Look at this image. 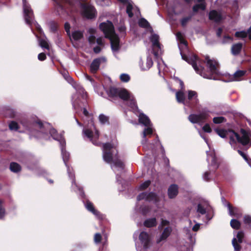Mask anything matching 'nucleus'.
I'll list each match as a JSON object with an SVG mask.
<instances>
[{"label":"nucleus","instance_id":"nucleus-50","mask_svg":"<svg viewBox=\"0 0 251 251\" xmlns=\"http://www.w3.org/2000/svg\"><path fill=\"white\" fill-rule=\"evenodd\" d=\"M120 78L121 81L124 82H127L129 81L130 77V76L126 74H122L120 76Z\"/></svg>","mask_w":251,"mask_h":251},{"label":"nucleus","instance_id":"nucleus-64","mask_svg":"<svg viewBox=\"0 0 251 251\" xmlns=\"http://www.w3.org/2000/svg\"><path fill=\"white\" fill-rule=\"evenodd\" d=\"M96 41V37L93 35H90L88 38V41L91 44L95 43Z\"/></svg>","mask_w":251,"mask_h":251},{"label":"nucleus","instance_id":"nucleus-43","mask_svg":"<svg viewBox=\"0 0 251 251\" xmlns=\"http://www.w3.org/2000/svg\"><path fill=\"white\" fill-rule=\"evenodd\" d=\"M50 29L51 32L55 33L56 32L58 28V25L57 23L54 21H52L50 24Z\"/></svg>","mask_w":251,"mask_h":251},{"label":"nucleus","instance_id":"nucleus-31","mask_svg":"<svg viewBox=\"0 0 251 251\" xmlns=\"http://www.w3.org/2000/svg\"><path fill=\"white\" fill-rule=\"evenodd\" d=\"M139 26L143 28H148L150 26V25L148 21L145 18H141L138 22Z\"/></svg>","mask_w":251,"mask_h":251},{"label":"nucleus","instance_id":"nucleus-3","mask_svg":"<svg viewBox=\"0 0 251 251\" xmlns=\"http://www.w3.org/2000/svg\"><path fill=\"white\" fill-rule=\"evenodd\" d=\"M116 149L115 146L110 143L103 144V158L104 160L107 163L113 162L112 149Z\"/></svg>","mask_w":251,"mask_h":251},{"label":"nucleus","instance_id":"nucleus-38","mask_svg":"<svg viewBox=\"0 0 251 251\" xmlns=\"http://www.w3.org/2000/svg\"><path fill=\"white\" fill-rule=\"evenodd\" d=\"M232 244L234 247L235 251H240L241 249V246L239 244L240 243L237 242V239L234 238L232 240Z\"/></svg>","mask_w":251,"mask_h":251},{"label":"nucleus","instance_id":"nucleus-56","mask_svg":"<svg viewBox=\"0 0 251 251\" xmlns=\"http://www.w3.org/2000/svg\"><path fill=\"white\" fill-rule=\"evenodd\" d=\"M203 131L206 133H211L212 129L208 124H206L202 128Z\"/></svg>","mask_w":251,"mask_h":251},{"label":"nucleus","instance_id":"nucleus-5","mask_svg":"<svg viewBox=\"0 0 251 251\" xmlns=\"http://www.w3.org/2000/svg\"><path fill=\"white\" fill-rule=\"evenodd\" d=\"M209 117L208 113L202 112L199 114H191L188 116V120L193 124L203 123Z\"/></svg>","mask_w":251,"mask_h":251},{"label":"nucleus","instance_id":"nucleus-28","mask_svg":"<svg viewBox=\"0 0 251 251\" xmlns=\"http://www.w3.org/2000/svg\"><path fill=\"white\" fill-rule=\"evenodd\" d=\"M10 170L14 173H18L21 171L22 168L20 165L14 162L10 163L9 166Z\"/></svg>","mask_w":251,"mask_h":251},{"label":"nucleus","instance_id":"nucleus-45","mask_svg":"<svg viewBox=\"0 0 251 251\" xmlns=\"http://www.w3.org/2000/svg\"><path fill=\"white\" fill-rule=\"evenodd\" d=\"M39 44L42 48H45L47 50H49L50 49V46L47 41L44 39L39 40Z\"/></svg>","mask_w":251,"mask_h":251},{"label":"nucleus","instance_id":"nucleus-32","mask_svg":"<svg viewBox=\"0 0 251 251\" xmlns=\"http://www.w3.org/2000/svg\"><path fill=\"white\" fill-rule=\"evenodd\" d=\"M192 18V15H189L188 16L182 18L180 20V25L182 27H185L187 23L191 21Z\"/></svg>","mask_w":251,"mask_h":251},{"label":"nucleus","instance_id":"nucleus-35","mask_svg":"<svg viewBox=\"0 0 251 251\" xmlns=\"http://www.w3.org/2000/svg\"><path fill=\"white\" fill-rule=\"evenodd\" d=\"M4 203V201L0 199V220L4 219L6 215V210L4 207H3L2 204Z\"/></svg>","mask_w":251,"mask_h":251},{"label":"nucleus","instance_id":"nucleus-6","mask_svg":"<svg viewBox=\"0 0 251 251\" xmlns=\"http://www.w3.org/2000/svg\"><path fill=\"white\" fill-rule=\"evenodd\" d=\"M205 60L206 61L207 66L210 71L211 74L209 75V77H207L205 75H203V77L211 79L212 78L213 75L218 74V70L217 69V66L218 64L216 61L210 59L208 56H206L205 57Z\"/></svg>","mask_w":251,"mask_h":251},{"label":"nucleus","instance_id":"nucleus-59","mask_svg":"<svg viewBox=\"0 0 251 251\" xmlns=\"http://www.w3.org/2000/svg\"><path fill=\"white\" fill-rule=\"evenodd\" d=\"M47 58L46 55L44 52L40 53L38 55V59L40 61H44Z\"/></svg>","mask_w":251,"mask_h":251},{"label":"nucleus","instance_id":"nucleus-37","mask_svg":"<svg viewBox=\"0 0 251 251\" xmlns=\"http://www.w3.org/2000/svg\"><path fill=\"white\" fill-rule=\"evenodd\" d=\"M9 128L11 130L17 131L20 128V126L16 122L11 121L9 124Z\"/></svg>","mask_w":251,"mask_h":251},{"label":"nucleus","instance_id":"nucleus-16","mask_svg":"<svg viewBox=\"0 0 251 251\" xmlns=\"http://www.w3.org/2000/svg\"><path fill=\"white\" fill-rule=\"evenodd\" d=\"M172 232V228L170 226L165 227L159 238L157 240V243H159L162 241L166 240L170 235Z\"/></svg>","mask_w":251,"mask_h":251},{"label":"nucleus","instance_id":"nucleus-48","mask_svg":"<svg viewBox=\"0 0 251 251\" xmlns=\"http://www.w3.org/2000/svg\"><path fill=\"white\" fill-rule=\"evenodd\" d=\"M211 166L214 168V172H215L219 167V164L217 161V159L215 156H213L211 161Z\"/></svg>","mask_w":251,"mask_h":251},{"label":"nucleus","instance_id":"nucleus-44","mask_svg":"<svg viewBox=\"0 0 251 251\" xmlns=\"http://www.w3.org/2000/svg\"><path fill=\"white\" fill-rule=\"evenodd\" d=\"M141 213L142 215L145 216H146L150 211H151V207L149 206H144L141 207Z\"/></svg>","mask_w":251,"mask_h":251},{"label":"nucleus","instance_id":"nucleus-51","mask_svg":"<svg viewBox=\"0 0 251 251\" xmlns=\"http://www.w3.org/2000/svg\"><path fill=\"white\" fill-rule=\"evenodd\" d=\"M102 236L99 233H97L94 235V241L96 244H99L101 242Z\"/></svg>","mask_w":251,"mask_h":251},{"label":"nucleus","instance_id":"nucleus-34","mask_svg":"<svg viewBox=\"0 0 251 251\" xmlns=\"http://www.w3.org/2000/svg\"><path fill=\"white\" fill-rule=\"evenodd\" d=\"M61 153L63 161L65 165H67V163L69 159L70 154L68 152L66 151L63 147L61 148Z\"/></svg>","mask_w":251,"mask_h":251},{"label":"nucleus","instance_id":"nucleus-57","mask_svg":"<svg viewBox=\"0 0 251 251\" xmlns=\"http://www.w3.org/2000/svg\"><path fill=\"white\" fill-rule=\"evenodd\" d=\"M147 193L146 192H142L140 193L137 197V200L138 201H141L142 200L145 199L146 201V197H147Z\"/></svg>","mask_w":251,"mask_h":251},{"label":"nucleus","instance_id":"nucleus-47","mask_svg":"<svg viewBox=\"0 0 251 251\" xmlns=\"http://www.w3.org/2000/svg\"><path fill=\"white\" fill-rule=\"evenodd\" d=\"M99 119L100 123L102 124H105L108 123L109 120L108 117L102 114L99 115Z\"/></svg>","mask_w":251,"mask_h":251},{"label":"nucleus","instance_id":"nucleus-61","mask_svg":"<svg viewBox=\"0 0 251 251\" xmlns=\"http://www.w3.org/2000/svg\"><path fill=\"white\" fill-rule=\"evenodd\" d=\"M210 174V172L206 171L205 172L203 176V179L206 181H209L210 179L209 178V175Z\"/></svg>","mask_w":251,"mask_h":251},{"label":"nucleus","instance_id":"nucleus-58","mask_svg":"<svg viewBox=\"0 0 251 251\" xmlns=\"http://www.w3.org/2000/svg\"><path fill=\"white\" fill-rule=\"evenodd\" d=\"M70 28L71 26L70 24L68 22H66L64 24V28L68 36H70Z\"/></svg>","mask_w":251,"mask_h":251},{"label":"nucleus","instance_id":"nucleus-53","mask_svg":"<svg viewBox=\"0 0 251 251\" xmlns=\"http://www.w3.org/2000/svg\"><path fill=\"white\" fill-rule=\"evenodd\" d=\"M244 223L251 228V216L245 215L244 217Z\"/></svg>","mask_w":251,"mask_h":251},{"label":"nucleus","instance_id":"nucleus-19","mask_svg":"<svg viewBox=\"0 0 251 251\" xmlns=\"http://www.w3.org/2000/svg\"><path fill=\"white\" fill-rule=\"evenodd\" d=\"M85 207L88 211H90L96 216L99 217L101 215L100 213L97 210L95 209L93 203L89 201H86Z\"/></svg>","mask_w":251,"mask_h":251},{"label":"nucleus","instance_id":"nucleus-10","mask_svg":"<svg viewBox=\"0 0 251 251\" xmlns=\"http://www.w3.org/2000/svg\"><path fill=\"white\" fill-rule=\"evenodd\" d=\"M188 99L189 101L193 100V101L189 102L188 104L191 108H194L199 102V100L198 98V94L195 91L188 90Z\"/></svg>","mask_w":251,"mask_h":251},{"label":"nucleus","instance_id":"nucleus-63","mask_svg":"<svg viewBox=\"0 0 251 251\" xmlns=\"http://www.w3.org/2000/svg\"><path fill=\"white\" fill-rule=\"evenodd\" d=\"M34 125H37L38 126L40 129H42L44 127V125L42 122L39 120H38L37 121H35L34 124Z\"/></svg>","mask_w":251,"mask_h":251},{"label":"nucleus","instance_id":"nucleus-39","mask_svg":"<svg viewBox=\"0 0 251 251\" xmlns=\"http://www.w3.org/2000/svg\"><path fill=\"white\" fill-rule=\"evenodd\" d=\"M151 184V181L150 180H147L141 184L139 186V189L141 191H144L147 189Z\"/></svg>","mask_w":251,"mask_h":251},{"label":"nucleus","instance_id":"nucleus-49","mask_svg":"<svg viewBox=\"0 0 251 251\" xmlns=\"http://www.w3.org/2000/svg\"><path fill=\"white\" fill-rule=\"evenodd\" d=\"M244 237V233L243 231H238L237 235H236V239L237 240V242H238L239 243H242L243 242V240Z\"/></svg>","mask_w":251,"mask_h":251},{"label":"nucleus","instance_id":"nucleus-23","mask_svg":"<svg viewBox=\"0 0 251 251\" xmlns=\"http://www.w3.org/2000/svg\"><path fill=\"white\" fill-rule=\"evenodd\" d=\"M146 201H153L154 203H157L159 201V198L157 194L154 192H151L147 193Z\"/></svg>","mask_w":251,"mask_h":251},{"label":"nucleus","instance_id":"nucleus-42","mask_svg":"<svg viewBox=\"0 0 251 251\" xmlns=\"http://www.w3.org/2000/svg\"><path fill=\"white\" fill-rule=\"evenodd\" d=\"M133 6L132 5L128 3L126 6V12L128 14L129 18H132L133 16V13L132 12Z\"/></svg>","mask_w":251,"mask_h":251},{"label":"nucleus","instance_id":"nucleus-24","mask_svg":"<svg viewBox=\"0 0 251 251\" xmlns=\"http://www.w3.org/2000/svg\"><path fill=\"white\" fill-rule=\"evenodd\" d=\"M139 122L140 123L146 126H148L150 125L151 121L149 118L145 114H141L139 116Z\"/></svg>","mask_w":251,"mask_h":251},{"label":"nucleus","instance_id":"nucleus-17","mask_svg":"<svg viewBox=\"0 0 251 251\" xmlns=\"http://www.w3.org/2000/svg\"><path fill=\"white\" fill-rule=\"evenodd\" d=\"M243 48V44L242 43H238L233 44L231 48V52L234 55L237 56L239 55Z\"/></svg>","mask_w":251,"mask_h":251},{"label":"nucleus","instance_id":"nucleus-46","mask_svg":"<svg viewBox=\"0 0 251 251\" xmlns=\"http://www.w3.org/2000/svg\"><path fill=\"white\" fill-rule=\"evenodd\" d=\"M50 134L54 139L58 140L59 135L57 133V130L53 128L50 129Z\"/></svg>","mask_w":251,"mask_h":251},{"label":"nucleus","instance_id":"nucleus-60","mask_svg":"<svg viewBox=\"0 0 251 251\" xmlns=\"http://www.w3.org/2000/svg\"><path fill=\"white\" fill-rule=\"evenodd\" d=\"M146 64H147V66L149 69H150V68H151L152 67V66L153 65V61H152L151 58V57L147 58Z\"/></svg>","mask_w":251,"mask_h":251},{"label":"nucleus","instance_id":"nucleus-33","mask_svg":"<svg viewBox=\"0 0 251 251\" xmlns=\"http://www.w3.org/2000/svg\"><path fill=\"white\" fill-rule=\"evenodd\" d=\"M230 224L231 226L235 229H239L241 227L240 222L236 219H232L230 221Z\"/></svg>","mask_w":251,"mask_h":251},{"label":"nucleus","instance_id":"nucleus-18","mask_svg":"<svg viewBox=\"0 0 251 251\" xmlns=\"http://www.w3.org/2000/svg\"><path fill=\"white\" fill-rule=\"evenodd\" d=\"M157 222L155 218H151L146 219L143 223L144 226L147 228H151L156 226Z\"/></svg>","mask_w":251,"mask_h":251},{"label":"nucleus","instance_id":"nucleus-13","mask_svg":"<svg viewBox=\"0 0 251 251\" xmlns=\"http://www.w3.org/2000/svg\"><path fill=\"white\" fill-rule=\"evenodd\" d=\"M227 207L229 210V214L230 216L237 218H239L242 216V213L237 207L232 206L230 203H227Z\"/></svg>","mask_w":251,"mask_h":251},{"label":"nucleus","instance_id":"nucleus-2","mask_svg":"<svg viewBox=\"0 0 251 251\" xmlns=\"http://www.w3.org/2000/svg\"><path fill=\"white\" fill-rule=\"evenodd\" d=\"M99 27L104 34L105 37L110 40L112 50L114 51H118L121 48L120 38L115 32L112 23L109 21L107 23H101Z\"/></svg>","mask_w":251,"mask_h":251},{"label":"nucleus","instance_id":"nucleus-36","mask_svg":"<svg viewBox=\"0 0 251 251\" xmlns=\"http://www.w3.org/2000/svg\"><path fill=\"white\" fill-rule=\"evenodd\" d=\"M127 101H128V106L131 108L135 109L137 107L136 100L133 97L130 96Z\"/></svg>","mask_w":251,"mask_h":251},{"label":"nucleus","instance_id":"nucleus-14","mask_svg":"<svg viewBox=\"0 0 251 251\" xmlns=\"http://www.w3.org/2000/svg\"><path fill=\"white\" fill-rule=\"evenodd\" d=\"M24 12L26 23L29 25L31 24L33 13L31 7H26L25 9H24Z\"/></svg>","mask_w":251,"mask_h":251},{"label":"nucleus","instance_id":"nucleus-7","mask_svg":"<svg viewBox=\"0 0 251 251\" xmlns=\"http://www.w3.org/2000/svg\"><path fill=\"white\" fill-rule=\"evenodd\" d=\"M139 240L143 245L145 250L149 249L151 246V238L150 235L146 231H142L139 235Z\"/></svg>","mask_w":251,"mask_h":251},{"label":"nucleus","instance_id":"nucleus-12","mask_svg":"<svg viewBox=\"0 0 251 251\" xmlns=\"http://www.w3.org/2000/svg\"><path fill=\"white\" fill-rule=\"evenodd\" d=\"M178 194V186L176 184H171L168 189V197L173 199L175 198Z\"/></svg>","mask_w":251,"mask_h":251},{"label":"nucleus","instance_id":"nucleus-22","mask_svg":"<svg viewBox=\"0 0 251 251\" xmlns=\"http://www.w3.org/2000/svg\"><path fill=\"white\" fill-rule=\"evenodd\" d=\"M120 89V88H116L113 86L110 87L107 91L108 96L113 98L118 97Z\"/></svg>","mask_w":251,"mask_h":251},{"label":"nucleus","instance_id":"nucleus-62","mask_svg":"<svg viewBox=\"0 0 251 251\" xmlns=\"http://www.w3.org/2000/svg\"><path fill=\"white\" fill-rule=\"evenodd\" d=\"M237 152L246 161H248V157L246 154L240 150H238Z\"/></svg>","mask_w":251,"mask_h":251},{"label":"nucleus","instance_id":"nucleus-4","mask_svg":"<svg viewBox=\"0 0 251 251\" xmlns=\"http://www.w3.org/2000/svg\"><path fill=\"white\" fill-rule=\"evenodd\" d=\"M82 15L87 19H93L96 17L97 11L95 8L91 5L83 4L82 5Z\"/></svg>","mask_w":251,"mask_h":251},{"label":"nucleus","instance_id":"nucleus-1","mask_svg":"<svg viewBox=\"0 0 251 251\" xmlns=\"http://www.w3.org/2000/svg\"><path fill=\"white\" fill-rule=\"evenodd\" d=\"M215 131L219 136L223 138H226L229 135L230 139L229 143L230 145L236 144V141L235 139V137L236 138L237 141L244 146H247L250 142L249 133L247 130L244 128L240 129V132L242 136H240L238 133L231 129L226 130L224 129L215 128Z\"/></svg>","mask_w":251,"mask_h":251},{"label":"nucleus","instance_id":"nucleus-55","mask_svg":"<svg viewBox=\"0 0 251 251\" xmlns=\"http://www.w3.org/2000/svg\"><path fill=\"white\" fill-rule=\"evenodd\" d=\"M113 163L115 166L120 168H122V169H124V164L121 160H120L119 159H116L113 161Z\"/></svg>","mask_w":251,"mask_h":251},{"label":"nucleus","instance_id":"nucleus-21","mask_svg":"<svg viewBox=\"0 0 251 251\" xmlns=\"http://www.w3.org/2000/svg\"><path fill=\"white\" fill-rule=\"evenodd\" d=\"M130 94L129 92L125 88H121L118 97L124 101H127L130 98Z\"/></svg>","mask_w":251,"mask_h":251},{"label":"nucleus","instance_id":"nucleus-9","mask_svg":"<svg viewBox=\"0 0 251 251\" xmlns=\"http://www.w3.org/2000/svg\"><path fill=\"white\" fill-rule=\"evenodd\" d=\"M198 57L196 55H194L193 57H189L187 62L192 66L193 68L197 72V73L200 74L201 75H202L204 68L201 66H198L197 65V61L198 60Z\"/></svg>","mask_w":251,"mask_h":251},{"label":"nucleus","instance_id":"nucleus-15","mask_svg":"<svg viewBox=\"0 0 251 251\" xmlns=\"http://www.w3.org/2000/svg\"><path fill=\"white\" fill-rule=\"evenodd\" d=\"M83 132L87 137H88L89 139H90V141H92V142L93 143V144L96 145H98L97 143V139H98V137H99V134H98V131L96 132L97 135V137L95 138H96L95 139H94V138L93 137V132L91 129H84L83 131Z\"/></svg>","mask_w":251,"mask_h":251},{"label":"nucleus","instance_id":"nucleus-40","mask_svg":"<svg viewBox=\"0 0 251 251\" xmlns=\"http://www.w3.org/2000/svg\"><path fill=\"white\" fill-rule=\"evenodd\" d=\"M226 119L222 116L221 117H216L213 119V122L215 124H220L224 122H226Z\"/></svg>","mask_w":251,"mask_h":251},{"label":"nucleus","instance_id":"nucleus-8","mask_svg":"<svg viewBox=\"0 0 251 251\" xmlns=\"http://www.w3.org/2000/svg\"><path fill=\"white\" fill-rule=\"evenodd\" d=\"M106 61L104 57H98L94 59L92 62L90 68V72L92 74H96L100 69V66L102 62Z\"/></svg>","mask_w":251,"mask_h":251},{"label":"nucleus","instance_id":"nucleus-26","mask_svg":"<svg viewBox=\"0 0 251 251\" xmlns=\"http://www.w3.org/2000/svg\"><path fill=\"white\" fill-rule=\"evenodd\" d=\"M176 97L177 101L178 103H183L185 104V95L184 92L182 91H177L176 94Z\"/></svg>","mask_w":251,"mask_h":251},{"label":"nucleus","instance_id":"nucleus-52","mask_svg":"<svg viewBox=\"0 0 251 251\" xmlns=\"http://www.w3.org/2000/svg\"><path fill=\"white\" fill-rule=\"evenodd\" d=\"M197 212L202 215H203L206 213V210L201 204L199 203L197 206Z\"/></svg>","mask_w":251,"mask_h":251},{"label":"nucleus","instance_id":"nucleus-41","mask_svg":"<svg viewBox=\"0 0 251 251\" xmlns=\"http://www.w3.org/2000/svg\"><path fill=\"white\" fill-rule=\"evenodd\" d=\"M247 36L248 32L245 31H237L235 33V36L239 38H246Z\"/></svg>","mask_w":251,"mask_h":251},{"label":"nucleus","instance_id":"nucleus-25","mask_svg":"<svg viewBox=\"0 0 251 251\" xmlns=\"http://www.w3.org/2000/svg\"><path fill=\"white\" fill-rule=\"evenodd\" d=\"M246 73V71L239 70L236 71L232 76L231 81H238L240 78L244 76Z\"/></svg>","mask_w":251,"mask_h":251},{"label":"nucleus","instance_id":"nucleus-54","mask_svg":"<svg viewBox=\"0 0 251 251\" xmlns=\"http://www.w3.org/2000/svg\"><path fill=\"white\" fill-rule=\"evenodd\" d=\"M153 131L151 127H147L145 128L143 131V137L145 138L148 135H151Z\"/></svg>","mask_w":251,"mask_h":251},{"label":"nucleus","instance_id":"nucleus-29","mask_svg":"<svg viewBox=\"0 0 251 251\" xmlns=\"http://www.w3.org/2000/svg\"><path fill=\"white\" fill-rule=\"evenodd\" d=\"M72 36L75 41H78L83 38V31L75 30L72 32Z\"/></svg>","mask_w":251,"mask_h":251},{"label":"nucleus","instance_id":"nucleus-20","mask_svg":"<svg viewBox=\"0 0 251 251\" xmlns=\"http://www.w3.org/2000/svg\"><path fill=\"white\" fill-rule=\"evenodd\" d=\"M54 2V6L57 12L63 10L64 7L63 5V3H71L70 0H53Z\"/></svg>","mask_w":251,"mask_h":251},{"label":"nucleus","instance_id":"nucleus-11","mask_svg":"<svg viewBox=\"0 0 251 251\" xmlns=\"http://www.w3.org/2000/svg\"><path fill=\"white\" fill-rule=\"evenodd\" d=\"M208 18L210 21L217 23H220L223 20V16L220 12L216 10H212L209 13Z\"/></svg>","mask_w":251,"mask_h":251},{"label":"nucleus","instance_id":"nucleus-30","mask_svg":"<svg viewBox=\"0 0 251 251\" xmlns=\"http://www.w3.org/2000/svg\"><path fill=\"white\" fill-rule=\"evenodd\" d=\"M206 8L205 2L196 4L193 6L192 9L194 12L197 13L199 9L204 10Z\"/></svg>","mask_w":251,"mask_h":251},{"label":"nucleus","instance_id":"nucleus-27","mask_svg":"<svg viewBox=\"0 0 251 251\" xmlns=\"http://www.w3.org/2000/svg\"><path fill=\"white\" fill-rule=\"evenodd\" d=\"M159 37L157 34H152L151 38V41L152 43V45L154 47H156L158 49L161 48V45L159 42Z\"/></svg>","mask_w":251,"mask_h":251}]
</instances>
